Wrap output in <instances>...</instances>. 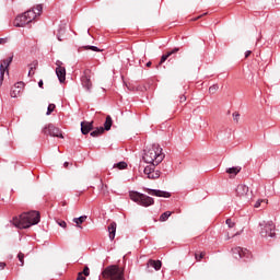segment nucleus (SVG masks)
<instances>
[{
    "mask_svg": "<svg viewBox=\"0 0 280 280\" xmlns=\"http://www.w3.org/2000/svg\"><path fill=\"white\" fill-rule=\"evenodd\" d=\"M142 159L144 163L149 164L144 167L145 176H148V178L151 180L161 178V171H155V167L163 161V159H165L163 149L159 144H153L148 150H144Z\"/></svg>",
    "mask_w": 280,
    "mask_h": 280,
    "instance_id": "f257e3e1",
    "label": "nucleus"
},
{
    "mask_svg": "<svg viewBox=\"0 0 280 280\" xmlns=\"http://www.w3.org/2000/svg\"><path fill=\"white\" fill-rule=\"evenodd\" d=\"M38 222H40V212L34 210L13 218V224L18 229H30V226H34Z\"/></svg>",
    "mask_w": 280,
    "mask_h": 280,
    "instance_id": "f03ea898",
    "label": "nucleus"
},
{
    "mask_svg": "<svg viewBox=\"0 0 280 280\" xmlns=\"http://www.w3.org/2000/svg\"><path fill=\"white\" fill-rule=\"evenodd\" d=\"M103 279L109 280H126L124 277V269L117 265H109L102 271Z\"/></svg>",
    "mask_w": 280,
    "mask_h": 280,
    "instance_id": "7ed1b4c3",
    "label": "nucleus"
},
{
    "mask_svg": "<svg viewBox=\"0 0 280 280\" xmlns=\"http://www.w3.org/2000/svg\"><path fill=\"white\" fill-rule=\"evenodd\" d=\"M259 226H262L260 230L261 237H277V233L275 232L276 226L272 221L260 223Z\"/></svg>",
    "mask_w": 280,
    "mask_h": 280,
    "instance_id": "20e7f679",
    "label": "nucleus"
},
{
    "mask_svg": "<svg viewBox=\"0 0 280 280\" xmlns=\"http://www.w3.org/2000/svg\"><path fill=\"white\" fill-rule=\"evenodd\" d=\"M232 254L234 259H243V261H248V259L253 257V255L250 254V250L242 247L232 248Z\"/></svg>",
    "mask_w": 280,
    "mask_h": 280,
    "instance_id": "39448f33",
    "label": "nucleus"
},
{
    "mask_svg": "<svg viewBox=\"0 0 280 280\" xmlns=\"http://www.w3.org/2000/svg\"><path fill=\"white\" fill-rule=\"evenodd\" d=\"M44 135L49 137H57L58 139H63L62 132L60 131V128L49 124L43 129Z\"/></svg>",
    "mask_w": 280,
    "mask_h": 280,
    "instance_id": "423d86ee",
    "label": "nucleus"
},
{
    "mask_svg": "<svg viewBox=\"0 0 280 280\" xmlns=\"http://www.w3.org/2000/svg\"><path fill=\"white\" fill-rule=\"evenodd\" d=\"M143 191L149 194V196H155L156 198H172V192L165 190L143 187Z\"/></svg>",
    "mask_w": 280,
    "mask_h": 280,
    "instance_id": "0eeeda50",
    "label": "nucleus"
},
{
    "mask_svg": "<svg viewBox=\"0 0 280 280\" xmlns=\"http://www.w3.org/2000/svg\"><path fill=\"white\" fill-rule=\"evenodd\" d=\"M12 60H14V55H12L9 58L3 59L1 61V63H0V84H1V82H3L5 71H7V73H9L8 67H10V65H12Z\"/></svg>",
    "mask_w": 280,
    "mask_h": 280,
    "instance_id": "6e6552de",
    "label": "nucleus"
},
{
    "mask_svg": "<svg viewBox=\"0 0 280 280\" xmlns=\"http://www.w3.org/2000/svg\"><path fill=\"white\" fill-rule=\"evenodd\" d=\"M14 27H25L30 22L24 13L18 15L13 22Z\"/></svg>",
    "mask_w": 280,
    "mask_h": 280,
    "instance_id": "1a4fd4ad",
    "label": "nucleus"
},
{
    "mask_svg": "<svg viewBox=\"0 0 280 280\" xmlns=\"http://www.w3.org/2000/svg\"><path fill=\"white\" fill-rule=\"evenodd\" d=\"M138 205H140V207H152V205H154V198L142 194V197H140V201Z\"/></svg>",
    "mask_w": 280,
    "mask_h": 280,
    "instance_id": "9d476101",
    "label": "nucleus"
},
{
    "mask_svg": "<svg viewBox=\"0 0 280 280\" xmlns=\"http://www.w3.org/2000/svg\"><path fill=\"white\" fill-rule=\"evenodd\" d=\"M248 186L244 185V184H240L237 187H236V196L238 198H246V196H248Z\"/></svg>",
    "mask_w": 280,
    "mask_h": 280,
    "instance_id": "9b49d317",
    "label": "nucleus"
},
{
    "mask_svg": "<svg viewBox=\"0 0 280 280\" xmlns=\"http://www.w3.org/2000/svg\"><path fill=\"white\" fill-rule=\"evenodd\" d=\"M56 75L59 82L62 84L67 80V69L65 67L56 68Z\"/></svg>",
    "mask_w": 280,
    "mask_h": 280,
    "instance_id": "f8f14e48",
    "label": "nucleus"
},
{
    "mask_svg": "<svg viewBox=\"0 0 280 280\" xmlns=\"http://www.w3.org/2000/svg\"><path fill=\"white\" fill-rule=\"evenodd\" d=\"M81 83L83 89H86V91H91L93 83L91 82V77L86 74V71H84V75L81 77Z\"/></svg>",
    "mask_w": 280,
    "mask_h": 280,
    "instance_id": "ddd939ff",
    "label": "nucleus"
},
{
    "mask_svg": "<svg viewBox=\"0 0 280 280\" xmlns=\"http://www.w3.org/2000/svg\"><path fill=\"white\" fill-rule=\"evenodd\" d=\"M22 86L23 82L15 83L14 86L11 89L10 96L13 98L19 97V95H21Z\"/></svg>",
    "mask_w": 280,
    "mask_h": 280,
    "instance_id": "4468645a",
    "label": "nucleus"
},
{
    "mask_svg": "<svg viewBox=\"0 0 280 280\" xmlns=\"http://www.w3.org/2000/svg\"><path fill=\"white\" fill-rule=\"evenodd\" d=\"M93 130V122L81 121V132L82 135H89Z\"/></svg>",
    "mask_w": 280,
    "mask_h": 280,
    "instance_id": "2eb2a0df",
    "label": "nucleus"
},
{
    "mask_svg": "<svg viewBox=\"0 0 280 280\" xmlns=\"http://www.w3.org/2000/svg\"><path fill=\"white\" fill-rule=\"evenodd\" d=\"M108 233H109V240L113 241L115 240V234L117 233V223L112 222L108 228Z\"/></svg>",
    "mask_w": 280,
    "mask_h": 280,
    "instance_id": "dca6fc26",
    "label": "nucleus"
},
{
    "mask_svg": "<svg viewBox=\"0 0 280 280\" xmlns=\"http://www.w3.org/2000/svg\"><path fill=\"white\" fill-rule=\"evenodd\" d=\"M24 15L26 16V20H28V23H32V21H36L37 18L36 11L34 9L25 11Z\"/></svg>",
    "mask_w": 280,
    "mask_h": 280,
    "instance_id": "f3484780",
    "label": "nucleus"
},
{
    "mask_svg": "<svg viewBox=\"0 0 280 280\" xmlns=\"http://www.w3.org/2000/svg\"><path fill=\"white\" fill-rule=\"evenodd\" d=\"M142 196H143V194H141L139 191H130L129 192L130 200H132L133 202H137V205H139Z\"/></svg>",
    "mask_w": 280,
    "mask_h": 280,
    "instance_id": "a211bd4d",
    "label": "nucleus"
},
{
    "mask_svg": "<svg viewBox=\"0 0 280 280\" xmlns=\"http://www.w3.org/2000/svg\"><path fill=\"white\" fill-rule=\"evenodd\" d=\"M147 266H151L154 270H161L163 262L161 260L149 259Z\"/></svg>",
    "mask_w": 280,
    "mask_h": 280,
    "instance_id": "6ab92c4d",
    "label": "nucleus"
},
{
    "mask_svg": "<svg viewBox=\"0 0 280 280\" xmlns=\"http://www.w3.org/2000/svg\"><path fill=\"white\" fill-rule=\"evenodd\" d=\"M178 51H180V48H174L173 50L167 51L165 55H162L160 65H163V62H165V60H167L170 56H172L173 54H178Z\"/></svg>",
    "mask_w": 280,
    "mask_h": 280,
    "instance_id": "aec40b11",
    "label": "nucleus"
},
{
    "mask_svg": "<svg viewBox=\"0 0 280 280\" xmlns=\"http://www.w3.org/2000/svg\"><path fill=\"white\" fill-rule=\"evenodd\" d=\"M110 128H113V117L106 116L103 130L108 131Z\"/></svg>",
    "mask_w": 280,
    "mask_h": 280,
    "instance_id": "412c9836",
    "label": "nucleus"
},
{
    "mask_svg": "<svg viewBox=\"0 0 280 280\" xmlns=\"http://www.w3.org/2000/svg\"><path fill=\"white\" fill-rule=\"evenodd\" d=\"M242 172V168L240 166H232L226 168V174H231L232 176H237Z\"/></svg>",
    "mask_w": 280,
    "mask_h": 280,
    "instance_id": "4be33fe9",
    "label": "nucleus"
},
{
    "mask_svg": "<svg viewBox=\"0 0 280 280\" xmlns=\"http://www.w3.org/2000/svg\"><path fill=\"white\" fill-rule=\"evenodd\" d=\"M86 215H81L79 218H74L73 222H75L77 226H79V229H82V226H80V224H84V222H86Z\"/></svg>",
    "mask_w": 280,
    "mask_h": 280,
    "instance_id": "5701e85b",
    "label": "nucleus"
},
{
    "mask_svg": "<svg viewBox=\"0 0 280 280\" xmlns=\"http://www.w3.org/2000/svg\"><path fill=\"white\" fill-rule=\"evenodd\" d=\"M90 135H91V137H100V135H104V127H97Z\"/></svg>",
    "mask_w": 280,
    "mask_h": 280,
    "instance_id": "b1692460",
    "label": "nucleus"
},
{
    "mask_svg": "<svg viewBox=\"0 0 280 280\" xmlns=\"http://www.w3.org/2000/svg\"><path fill=\"white\" fill-rule=\"evenodd\" d=\"M170 215H172L171 211H165L160 215V222H167L170 220Z\"/></svg>",
    "mask_w": 280,
    "mask_h": 280,
    "instance_id": "393cba45",
    "label": "nucleus"
},
{
    "mask_svg": "<svg viewBox=\"0 0 280 280\" xmlns=\"http://www.w3.org/2000/svg\"><path fill=\"white\" fill-rule=\"evenodd\" d=\"M114 167H117L118 170H126V167H128V164L126 162H118L114 164Z\"/></svg>",
    "mask_w": 280,
    "mask_h": 280,
    "instance_id": "a878e982",
    "label": "nucleus"
},
{
    "mask_svg": "<svg viewBox=\"0 0 280 280\" xmlns=\"http://www.w3.org/2000/svg\"><path fill=\"white\" fill-rule=\"evenodd\" d=\"M18 259H19V261H20V266H24L25 265V254H23V253H19L18 254Z\"/></svg>",
    "mask_w": 280,
    "mask_h": 280,
    "instance_id": "bb28decb",
    "label": "nucleus"
},
{
    "mask_svg": "<svg viewBox=\"0 0 280 280\" xmlns=\"http://www.w3.org/2000/svg\"><path fill=\"white\" fill-rule=\"evenodd\" d=\"M85 50H91V51H96V52H100V51H102V49H100V48H97V46H90V45H88V46H84L83 47Z\"/></svg>",
    "mask_w": 280,
    "mask_h": 280,
    "instance_id": "cd10ccee",
    "label": "nucleus"
},
{
    "mask_svg": "<svg viewBox=\"0 0 280 280\" xmlns=\"http://www.w3.org/2000/svg\"><path fill=\"white\" fill-rule=\"evenodd\" d=\"M54 110H56V104H49L47 107L46 115H51Z\"/></svg>",
    "mask_w": 280,
    "mask_h": 280,
    "instance_id": "c85d7f7f",
    "label": "nucleus"
},
{
    "mask_svg": "<svg viewBox=\"0 0 280 280\" xmlns=\"http://www.w3.org/2000/svg\"><path fill=\"white\" fill-rule=\"evenodd\" d=\"M82 276L84 277H89L91 275V269L89 268V266H85L83 268V271H81Z\"/></svg>",
    "mask_w": 280,
    "mask_h": 280,
    "instance_id": "c756f323",
    "label": "nucleus"
},
{
    "mask_svg": "<svg viewBox=\"0 0 280 280\" xmlns=\"http://www.w3.org/2000/svg\"><path fill=\"white\" fill-rule=\"evenodd\" d=\"M218 89H220V85L218 84H213L209 88V93H217L218 92Z\"/></svg>",
    "mask_w": 280,
    "mask_h": 280,
    "instance_id": "7c9ffc66",
    "label": "nucleus"
},
{
    "mask_svg": "<svg viewBox=\"0 0 280 280\" xmlns=\"http://www.w3.org/2000/svg\"><path fill=\"white\" fill-rule=\"evenodd\" d=\"M225 224H228L229 229H233V226H235V222L231 219H226Z\"/></svg>",
    "mask_w": 280,
    "mask_h": 280,
    "instance_id": "2f4dec72",
    "label": "nucleus"
},
{
    "mask_svg": "<svg viewBox=\"0 0 280 280\" xmlns=\"http://www.w3.org/2000/svg\"><path fill=\"white\" fill-rule=\"evenodd\" d=\"M35 10L37 11L36 12L37 16H40V12H43V4H37Z\"/></svg>",
    "mask_w": 280,
    "mask_h": 280,
    "instance_id": "473e14b6",
    "label": "nucleus"
},
{
    "mask_svg": "<svg viewBox=\"0 0 280 280\" xmlns=\"http://www.w3.org/2000/svg\"><path fill=\"white\" fill-rule=\"evenodd\" d=\"M203 257H205V253L195 254V259H196L197 261H200L201 259H203Z\"/></svg>",
    "mask_w": 280,
    "mask_h": 280,
    "instance_id": "72a5a7b5",
    "label": "nucleus"
},
{
    "mask_svg": "<svg viewBox=\"0 0 280 280\" xmlns=\"http://www.w3.org/2000/svg\"><path fill=\"white\" fill-rule=\"evenodd\" d=\"M232 117H233V119H234L236 122L240 121V113L234 112V113L232 114Z\"/></svg>",
    "mask_w": 280,
    "mask_h": 280,
    "instance_id": "f704fd0d",
    "label": "nucleus"
},
{
    "mask_svg": "<svg viewBox=\"0 0 280 280\" xmlns=\"http://www.w3.org/2000/svg\"><path fill=\"white\" fill-rule=\"evenodd\" d=\"M261 202H264V200L256 201L254 205L255 209H259L261 207Z\"/></svg>",
    "mask_w": 280,
    "mask_h": 280,
    "instance_id": "c9c22d12",
    "label": "nucleus"
},
{
    "mask_svg": "<svg viewBox=\"0 0 280 280\" xmlns=\"http://www.w3.org/2000/svg\"><path fill=\"white\" fill-rule=\"evenodd\" d=\"M58 225L61 226V229H66L67 222H65V221H58Z\"/></svg>",
    "mask_w": 280,
    "mask_h": 280,
    "instance_id": "e433bc0d",
    "label": "nucleus"
},
{
    "mask_svg": "<svg viewBox=\"0 0 280 280\" xmlns=\"http://www.w3.org/2000/svg\"><path fill=\"white\" fill-rule=\"evenodd\" d=\"M77 280H86V277L82 276V273H78Z\"/></svg>",
    "mask_w": 280,
    "mask_h": 280,
    "instance_id": "4c0bfd02",
    "label": "nucleus"
},
{
    "mask_svg": "<svg viewBox=\"0 0 280 280\" xmlns=\"http://www.w3.org/2000/svg\"><path fill=\"white\" fill-rule=\"evenodd\" d=\"M8 43V38H0V45H5Z\"/></svg>",
    "mask_w": 280,
    "mask_h": 280,
    "instance_id": "58836bf2",
    "label": "nucleus"
},
{
    "mask_svg": "<svg viewBox=\"0 0 280 280\" xmlns=\"http://www.w3.org/2000/svg\"><path fill=\"white\" fill-rule=\"evenodd\" d=\"M56 67H57V69H59V67H62V61L57 60V61H56Z\"/></svg>",
    "mask_w": 280,
    "mask_h": 280,
    "instance_id": "ea45409f",
    "label": "nucleus"
},
{
    "mask_svg": "<svg viewBox=\"0 0 280 280\" xmlns=\"http://www.w3.org/2000/svg\"><path fill=\"white\" fill-rule=\"evenodd\" d=\"M252 54H253V51H250V50L245 51V58H248Z\"/></svg>",
    "mask_w": 280,
    "mask_h": 280,
    "instance_id": "a19ab883",
    "label": "nucleus"
},
{
    "mask_svg": "<svg viewBox=\"0 0 280 280\" xmlns=\"http://www.w3.org/2000/svg\"><path fill=\"white\" fill-rule=\"evenodd\" d=\"M5 262H0V270H4L5 269Z\"/></svg>",
    "mask_w": 280,
    "mask_h": 280,
    "instance_id": "79ce46f5",
    "label": "nucleus"
},
{
    "mask_svg": "<svg viewBox=\"0 0 280 280\" xmlns=\"http://www.w3.org/2000/svg\"><path fill=\"white\" fill-rule=\"evenodd\" d=\"M38 86H39V89H44V88H43V86H44L43 80H39V81H38Z\"/></svg>",
    "mask_w": 280,
    "mask_h": 280,
    "instance_id": "37998d69",
    "label": "nucleus"
},
{
    "mask_svg": "<svg viewBox=\"0 0 280 280\" xmlns=\"http://www.w3.org/2000/svg\"><path fill=\"white\" fill-rule=\"evenodd\" d=\"M180 102H187V97L185 95L180 96Z\"/></svg>",
    "mask_w": 280,
    "mask_h": 280,
    "instance_id": "c03bdc74",
    "label": "nucleus"
},
{
    "mask_svg": "<svg viewBox=\"0 0 280 280\" xmlns=\"http://www.w3.org/2000/svg\"><path fill=\"white\" fill-rule=\"evenodd\" d=\"M145 66L147 67H152V61H148Z\"/></svg>",
    "mask_w": 280,
    "mask_h": 280,
    "instance_id": "a18cd8bd",
    "label": "nucleus"
},
{
    "mask_svg": "<svg viewBox=\"0 0 280 280\" xmlns=\"http://www.w3.org/2000/svg\"><path fill=\"white\" fill-rule=\"evenodd\" d=\"M63 167H66V168L69 167V162H65Z\"/></svg>",
    "mask_w": 280,
    "mask_h": 280,
    "instance_id": "49530a36",
    "label": "nucleus"
},
{
    "mask_svg": "<svg viewBox=\"0 0 280 280\" xmlns=\"http://www.w3.org/2000/svg\"><path fill=\"white\" fill-rule=\"evenodd\" d=\"M57 38H58V40L62 42V39H61L60 35H57Z\"/></svg>",
    "mask_w": 280,
    "mask_h": 280,
    "instance_id": "de8ad7c7",
    "label": "nucleus"
},
{
    "mask_svg": "<svg viewBox=\"0 0 280 280\" xmlns=\"http://www.w3.org/2000/svg\"><path fill=\"white\" fill-rule=\"evenodd\" d=\"M226 240H231V237H230V236H228V237H226Z\"/></svg>",
    "mask_w": 280,
    "mask_h": 280,
    "instance_id": "09e8293b",
    "label": "nucleus"
}]
</instances>
